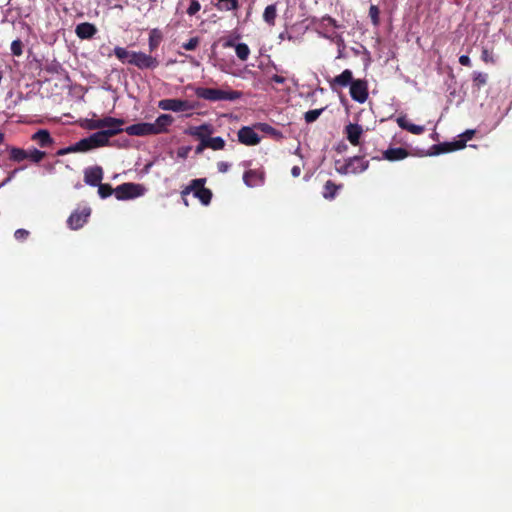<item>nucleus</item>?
<instances>
[{
    "label": "nucleus",
    "instance_id": "1",
    "mask_svg": "<svg viewBox=\"0 0 512 512\" xmlns=\"http://www.w3.org/2000/svg\"><path fill=\"white\" fill-rule=\"evenodd\" d=\"M114 55L122 63L127 62L141 70H153L159 66V61L156 57H153L150 54H146L141 51H128L126 48L117 46L114 48Z\"/></svg>",
    "mask_w": 512,
    "mask_h": 512
},
{
    "label": "nucleus",
    "instance_id": "2",
    "mask_svg": "<svg viewBox=\"0 0 512 512\" xmlns=\"http://www.w3.org/2000/svg\"><path fill=\"white\" fill-rule=\"evenodd\" d=\"M195 94L198 98L208 101H235L242 96V92L237 90H222L217 88L197 87Z\"/></svg>",
    "mask_w": 512,
    "mask_h": 512
},
{
    "label": "nucleus",
    "instance_id": "3",
    "mask_svg": "<svg viewBox=\"0 0 512 512\" xmlns=\"http://www.w3.org/2000/svg\"><path fill=\"white\" fill-rule=\"evenodd\" d=\"M115 131H98L75 143L76 152H87L94 148L103 147L109 144L110 137Z\"/></svg>",
    "mask_w": 512,
    "mask_h": 512
},
{
    "label": "nucleus",
    "instance_id": "4",
    "mask_svg": "<svg viewBox=\"0 0 512 512\" xmlns=\"http://www.w3.org/2000/svg\"><path fill=\"white\" fill-rule=\"evenodd\" d=\"M205 183V178L193 179L190 184L182 190L181 195L186 206H188L186 196L191 192H193L194 196L198 198L203 205H208L211 202L212 192L205 187Z\"/></svg>",
    "mask_w": 512,
    "mask_h": 512
},
{
    "label": "nucleus",
    "instance_id": "5",
    "mask_svg": "<svg viewBox=\"0 0 512 512\" xmlns=\"http://www.w3.org/2000/svg\"><path fill=\"white\" fill-rule=\"evenodd\" d=\"M339 161L336 162V171L340 174H358L364 172L369 167V161L364 159V156H353L348 158L341 166H338Z\"/></svg>",
    "mask_w": 512,
    "mask_h": 512
},
{
    "label": "nucleus",
    "instance_id": "6",
    "mask_svg": "<svg viewBox=\"0 0 512 512\" xmlns=\"http://www.w3.org/2000/svg\"><path fill=\"white\" fill-rule=\"evenodd\" d=\"M144 191L143 185L127 182L115 188V196L118 200H128L143 195Z\"/></svg>",
    "mask_w": 512,
    "mask_h": 512
},
{
    "label": "nucleus",
    "instance_id": "7",
    "mask_svg": "<svg viewBox=\"0 0 512 512\" xmlns=\"http://www.w3.org/2000/svg\"><path fill=\"white\" fill-rule=\"evenodd\" d=\"M158 107L164 111L183 112L193 110L195 105L188 100L167 98L160 100Z\"/></svg>",
    "mask_w": 512,
    "mask_h": 512
},
{
    "label": "nucleus",
    "instance_id": "8",
    "mask_svg": "<svg viewBox=\"0 0 512 512\" xmlns=\"http://www.w3.org/2000/svg\"><path fill=\"white\" fill-rule=\"evenodd\" d=\"M350 96L358 103L366 102L369 96L367 81L362 79L354 80L350 86Z\"/></svg>",
    "mask_w": 512,
    "mask_h": 512
},
{
    "label": "nucleus",
    "instance_id": "9",
    "mask_svg": "<svg viewBox=\"0 0 512 512\" xmlns=\"http://www.w3.org/2000/svg\"><path fill=\"white\" fill-rule=\"evenodd\" d=\"M90 214L91 209L88 207H85L82 210H75L67 219V224L69 228L72 230L82 228L84 224L88 221Z\"/></svg>",
    "mask_w": 512,
    "mask_h": 512
},
{
    "label": "nucleus",
    "instance_id": "10",
    "mask_svg": "<svg viewBox=\"0 0 512 512\" xmlns=\"http://www.w3.org/2000/svg\"><path fill=\"white\" fill-rule=\"evenodd\" d=\"M474 133V130H467L463 133L465 140L445 142L436 145L435 148L437 149V153H447L464 148L466 140H470L473 137Z\"/></svg>",
    "mask_w": 512,
    "mask_h": 512
},
{
    "label": "nucleus",
    "instance_id": "11",
    "mask_svg": "<svg viewBox=\"0 0 512 512\" xmlns=\"http://www.w3.org/2000/svg\"><path fill=\"white\" fill-rule=\"evenodd\" d=\"M124 131L130 136L156 135L152 123L141 122L127 126Z\"/></svg>",
    "mask_w": 512,
    "mask_h": 512
},
{
    "label": "nucleus",
    "instance_id": "12",
    "mask_svg": "<svg viewBox=\"0 0 512 512\" xmlns=\"http://www.w3.org/2000/svg\"><path fill=\"white\" fill-rule=\"evenodd\" d=\"M238 140L240 143L247 146H254L260 143V136L249 126H243L239 129Z\"/></svg>",
    "mask_w": 512,
    "mask_h": 512
},
{
    "label": "nucleus",
    "instance_id": "13",
    "mask_svg": "<svg viewBox=\"0 0 512 512\" xmlns=\"http://www.w3.org/2000/svg\"><path fill=\"white\" fill-rule=\"evenodd\" d=\"M214 133V127L210 123H204L200 126H191L186 130V134L195 137L199 141L206 140Z\"/></svg>",
    "mask_w": 512,
    "mask_h": 512
},
{
    "label": "nucleus",
    "instance_id": "14",
    "mask_svg": "<svg viewBox=\"0 0 512 512\" xmlns=\"http://www.w3.org/2000/svg\"><path fill=\"white\" fill-rule=\"evenodd\" d=\"M353 81L354 79L352 71L345 69L341 74L330 80L329 84L332 90H336L337 88H345L347 86H351Z\"/></svg>",
    "mask_w": 512,
    "mask_h": 512
},
{
    "label": "nucleus",
    "instance_id": "15",
    "mask_svg": "<svg viewBox=\"0 0 512 512\" xmlns=\"http://www.w3.org/2000/svg\"><path fill=\"white\" fill-rule=\"evenodd\" d=\"M344 133L347 140L353 145H360V138L363 134V128L357 123H349L345 126Z\"/></svg>",
    "mask_w": 512,
    "mask_h": 512
},
{
    "label": "nucleus",
    "instance_id": "16",
    "mask_svg": "<svg viewBox=\"0 0 512 512\" xmlns=\"http://www.w3.org/2000/svg\"><path fill=\"white\" fill-rule=\"evenodd\" d=\"M103 178V169L100 166L87 168L84 171V181L90 186H98Z\"/></svg>",
    "mask_w": 512,
    "mask_h": 512
},
{
    "label": "nucleus",
    "instance_id": "17",
    "mask_svg": "<svg viewBox=\"0 0 512 512\" xmlns=\"http://www.w3.org/2000/svg\"><path fill=\"white\" fill-rule=\"evenodd\" d=\"M174 118L169 114H161L157 117L153 124L155 134H162L168 132V127L172 125Z\"/></svg>",
    "mask_w": 512,
    "mask_h": 512
},
{
    "label": "nucleus",
    "instance_id": "18",
    "mask_svg": "<svg viewBox=\"0 0 512 512\" xmlns=\"http://www.w3.org/2000/svg\"><path fill=\"white\" fill-rule=\"evenodd\" d=\"M31 140L35 141L41 148H47L54 144V139L46 129H41L35 132L31 136Z\"/></svg>",
    "mask_w": 512,
    "mask_h": 512
},
{
    "label": "nucleus",
    "instance_id": "19",
    "mask_svg": "<svg viewBox=\"0 0 512 512\" xmlns=\"http://www.w3.org/2000/svg\"><path fill=\"white\" fill-rule=\"evenodd\" d=\"M243 181L248 187L259 186L264 181V173L259 170H248L243 175Z\"/></svg>",
    "mask_w": 512,
    "mask_h": 512
},
{
    "label": "nucleus",
    "instance_id": "20",
    "mask_svg": "<svg viewBox=\"0 0 512 512\" xmlns=\"http://www.w3.org/2000/svg\"><path fill=\"white\" fill-rule=\"evenodd\" d=\"M75 33L80 39H91L97 33V28L94 24L83 22L76 26Z\"/></svg>",
    "mask_w": 512,
    "mask_h": 512
},
{
    "label": "nucleus",
    "instance_id": "21",
    "mask_svg": "<svg viewBox=\"0 0 512 512\" xmlns=\"http://www.w3.org/2000/svg\"><path fill=\"white\" fill-rule=\"evenodd\" d=\"M409 156V152L407 149L398 147V148H389L383 152L382 158L391 162L403 160Z\"/></svg>",
    "mask_w": 512,
    "mask_h": 512
},
{
    "label": "nucleus",
    "instance_id": "22",
    "mask_svg": "<svg viewBox=\"0 0 512 512\" xmlns=\"http://www.w3.org/2000/svg\"><path fill=\"white\" fill-rule=\"evenodd\" d=\"M396 122L400 128L407 130L414 135H420L425 131L424 126L411 123L405 115L399 116Z\"/></svg>",
    "mask_w": 512,
    "mask_h": 512
},
{
    "label": "nucleus",
    "instance_id": "23",
    "mask_svg": "<svg viewBox=\"0 0 512 512\" xmlns=\"http://www.w3.org/2000/svg\"><path fill=\"white\" fill-rule=\"evenodd\" d=\"M103 124H104V128H107V129H103L102 131H115L113 136L124 131V129L121 128V126L124 124L123 119H118V118L107 116V117L103 118Z\"/></svg>",
    "mask_w": 512,
    "mask_h": 512
},
{
    "label": "nucleus",
    "instance_id": "24",
    "mask_svg": "<svg viewBox=\"0 0 512 512\" xmlns=\"http://www.w3.org/2000/svg\"><path fill=\"white\" fill-rule=\"evenodd\" d=\"M342 188V185H337L333 181L328 180L325 182L323 187L322 195L326 200L335 199L338 191Z\"/></svg>",
    "mask_w": 512,
    "mask_h": 512
},
{
    "label": "nucleus",
    "instance_id": "25",
    "mask_svg": "<svg viewBox=\"0 0 512 512\" xmlns=\"http://www.w3.org/2000/svg\"><path fill=\"white\" fill-rule=\"evenodd\" d=\"M9 160L15 163H20L27 160V150L19 147H8Z\"/></svg>",
    "mask_w": 512,
    "mask_h": 512
},
{
    "label": "nucleus",
    "instance_id": "26",
    "mask_svg": "<svg viewBox=\"0 0 512 512\" xmlns=\"http://www.w3.org/2000/svg\"><path fill=\"white\" fill-rule=\"evenodd\" d=\"M215 7L219 11H236L239 9L240 4L238 0H217Z\"/></svg>",
    "mask_w": 512,
    "mask_h": 512
},
{
    "label": "nucleus",
    "instance_id": "27",
    "mask_svg": "<svg viewBox=\"0 0 512 512\" xmlns=\"http://www.w3.org/2000/svg\"><path fill=\"white\" fill-rule=\"evenodd\" d=\"M277 17V7L276 4L268 5L263 13V19L264 21L269 24L270 26L275 25V20Z\"/></svg>",
    "mask_w": 512,
    "mask_h": 512
},
{
    "label": "nucleus",
    "instance_id": "28",
    "mask_svg": "<svg viewBox=\"0 0 512 512\" xmlns=\"http://www.w3.org/2000/svg\"><path fill=\"white\" fill-rule=\"evenodd\" d=\"M225 140L220 137V136H217V137H211L209 136L206 140H205V144L204 145H207V148H210L212 150H223L224 147H225Z\"/></svg>",
    "mask_w": 512,
    "mask_h": 512
},
{
    "label": "nucleus",
    "instance_id": "29",
    "mask_svg": "<svg viewBox=\"0 0 512 512\" xmlns=\"http://www.w3.org/2000/svg\"><path fill=\"white\" fill-rule=\"evenodd\" d=\"M162 40V34L158 29L151 30L149 34V51H155Z\"/></svg>",
    "mask_w": 512,
    "mask_h": 512
},
{
    "label": "nucleus",
    "instance_id": "30",
    "mask_svg": "<svg viewBox=\"0 0 512 512\" xmlns=\"http://www.w3.org/2000/svg\"><path fill=\"white\" fill-rule=\"evenodd\" d=\"M46 152L36 148L27 149V160L33 163H39L46 157Z\"/></svg>",
    "mask_w": 512,
    "mask_h": 512
},
{
    "label": "nucleus",
    "instance_id": "31",
    "mask_svg": "<svg viewBox=\"0 0 512 512\" xmlns=\"http://www.w3.org/2000/svg\"><path fill=\"white\" fill-rule=\"evenodd\" d=\"M235 52H236L237 57L241 61H246L250 55V49H249L248 45L245 43H238L235 46Z\"/></svg>",
    "mask_w": 512,
    "mask_h": 512
},
{
    "label": "nucleus",
    "instance_id": "32",
    "mask_svg": "<svg viewBox=\"0 0 512 512\" xmlns=\"http://www.w3.org/2000/svg\"><path fill=\"white\" fill-rule=\"evenodd\" d=\"M113 193L115 194V189H113L110 184L100 183L98 185V194L101 198L105 199L111 196Z\"/></svg>",
    "mask_w": 512,
    "mask_h": 512
},
{
    "label": "nucleus",
    "instance_id": "33",
    "mask_svg": "<svg viewBox=\"0 0 512 512\" xmlns=\"http://www.w3.org/2000/svg\"><path fill=\"white\" fill-rule=\"evenodd\" d=\"M488 79V75L482 72H473V83L478 88L486 85Z\"/></svg>",
    "mask_w": 512,
    "mask_h": 512
},
{
    "label": "nucleus",
    "instance_id": "34",
    "mask_svg": "<svg viewBox=\"0 0 512 512\" xmlns=\"http://www.w3.org/2000/svg\"><path fill=\"white\" fill-rule=\"evenodd\" d=\"M324 111V108L309 110L304 114V119L307 123L315 122Z\"/></svg>",
    "mask_w": 512,
    "mask_h": 512
},
{
    "label": "nucleus",
    "instance_id": "35",
    "mask_svg": "<svg viewBox=\"0 0 512 512\" xmlns=\"http://www.w3.org/2000/svg\"><path fill=\"white\" fill-rule=\"evenodd\" d=\"M323 36L325 38L330 39L333 43H335L338 46L339 49H344L345 48L344 38L342 37L341 34L332 33L330 35L324 34Z\"/></svg>",
    "mask_w": 512,
    "mask_h": 512
},
{
    "label": "nucleus",
    "instance_id": "36",
    "mask_svg": "<svg viewBox=\"0 0 512 512\" xmlns=\"http://www.w3.org/2000/svg\"><path fill=\"white\" fill-rule=\"evenodd\" d=\"M380 10L376 5H371L369 8V17L374 26H378L380 23Z\"/></svg>",
    "mask_w": 512,
    "mask_h": 512
},
{
    "label": "nucleus",
    "instance_id": "37",
    "mask_svg": "<svg viewBox=\"0 0 512 512\" xmlns=\"http://www.w3.org/2000/svg\"><path fill=\"white\" fill-rule=\"evenodd\" d=\"M258 128L265 132V133H268L274 137H281L282 134L276 130L274 127H272L271 125L267 124V123H259L258 124Z\"/></svg>",
    "mask_w": 512,
    "mask_h": 512
},
{
    "label": "nucleus",
    "instance_id": "38",
    "mask_svg": "<svg viewBox=\"0 0 512 512\" xmlns=\"http://www.w3.org/2000/svg\"><path fill=\"white\" fill-rule=\"evenodd\" d=\"M11 52L14 56H21L23 53V43L20 39H16L11 43Z\"/></svg>",
    "mask_w": 512,
    "mask_h": 512
},
{
    "label": "nucleus",
    "instance_id": "39",
    "mask_svg": "<svg viewBox=\"0 0 512 512\" xmlns=\"http://www.w3.org/2000/svg\"><path fill=\"white\" fill-rule=\"evenodd\" d=\"M199 42L200 41L198 37H192L186 43L182 44V48L187 51H193L198 47Z\"/></svg>",
    "mask_w": 512,
    "mask_h": 512
},
{
    "label": "nucleus",
    "instance_id": "40",
    "mask_svg": "<svg viewBox=\"0 0 512 512\" xmlns=\"http://www.w3.org/2000/svg\"><path fill=\"white\" fill-rule=\"evenodd\" d=\"M201 9V4L198 0H191L190 1V5L189 7L187 8V11L186 13L189 15V16H194L196 13H198Z\"/></svg>",
    "mask_w": 512,
    "mask_h": 512
},
{
    "label": "nucleus",
    "instance_id": "41",
    "mask_svg": "<svg viewBox=\"0 0 512 512\" xmlns=\"http://www.w3.org/2000/svg\"><path fill=\"white\" fill-rule=\"evenodd\" d=\"M87 128L91 130L104 129L103 118L102 119H91L87 121Z\"/></svg>",
    "mask_w": 512,
    "mask_h": 512
},
{
    "label": "nucleus",
    "instance_id": "42",
    "mask_svg": "<svg viewBox=\"0 0 512 512\" xmlns=\"http://www.w3.org/2000/svg\"><path fill=\"white\" fill-rule=\"evenodd\" d=\"M481 59L485 63H492V64L495 63V59H494L493 54L488 49H486V48H484L482 50Z\"/></svg>",
    "mask_w": 512,
    "mask_h": 512
},
{
    "label": "nucleus",
    "instance_id": "43",
    "mask_svg": "<svg viewBox=\"0 0 512 512\" xmlns=\"http://www.w3.org/2000/svg\"><path fill=\"white\" fill-rule=\"evenodd\" d=\"M324 23H327L328 25H330L334 28L340 27V25L337 23V21L329 15H325L321 18V24H324Z\"/></svg>",
    "mask_w": 512,
    "mask_h": 512
},
{
    "label": "nucleus",
    "instance_id": "44",
    "mask_svg": "<svg viewBox=\"0 0 512 512\" xmlns=\"http://www.w3.org/2000/svg\"><path fill=\"white\" fill-rule=\"evenodd\" d=\"M73 152H76V149H75V144L73 145H70L68 147H65V148H62L60 150L57 151V155L58 156H63V155H66L68 153H73Z\"/></svg>",
    "mask_w": 512,
    "mask_h": 512
},
{
    "label": "nucleus",
    "instance_id": "45",
    "mask_svg": "<svg viewBox=\"0 0 512 512\" xmlns=\"http://www.w3.org/2000/svg\"><path fill=\"white\" fill-rule=\"evenodd\" d=\"M28 235H29V232L25 229H18L15 231V234H14V236L17 240H24L28 237Z\"/></svg>",
    "mask_w": 512,
    "mask_h": 512
},
{
    "label": "nucleus",
    "instance_id": "46",
    "mask_svg": "<svg viewBox=\"0 0 512 512\" xmlns=\"http://www.w3.org/2000/svg\"><path fill=\"white\" fill-rule=\"evenodd\" d=\"M230 168V164L228 162L220 161L217 163V169L221 173H226Z\"/></svg>",
    "mask_w": 512,
    "mask_h": 512
},
{
    "label": "nucleus",
    "instance_id": "47",
    "mask_svg": "<svg viewBox=\"0 0 512 512\" xmlns=\"http://www.w3.org/2000/svg\"><path fill=\"white\" fill-rule=\"evenodd\" d=\"M191 150V147H180L177 151V154L180 158H186Z\"/></svg>",
    "mask_w": 512,
    "mask_h": 512
},
{
    "label": "nucleus",
    "instance_id": "48",
    "mask_svg": "<svg viewBox=\"0 0 512 512\" xmlns=\"http://www.w3.org/2000/svg\"><path fill=\"white\" fill-rule=\"evenodd\" d=\"M459 63L463 66H467V67L471 66V60L468 55H461L459 57Z\"/></svg>",
    "mask_w": 512,
    "mask_h": 512
},
{
    "label": "nucleus",
    "instance_id": "49",
    "mask_svg": "<svg viewBox=\"0 0 512 512\" xmlns=\"http://www.w3.org/2000/svg\"><path fill=\"white\" fill-rule=\"evenodd\" d=\"M271 81H273V82H275L277 84H284L286 82V78L283 77V76L275 74V75H273L271 77Z\"/></svg>",
    "mask_w": 512,
    "mask_h": 512
},
{
    "label": "nucleus",
    "instance_id": "50",
    "mask_svg": "<svg viewBox=\"0 0 512 512\" xmlns=\"http://www.w3.org/2000/svg\"><path fill=\"white\" fill-rule=\"evenodd\" d=\"M204 144H205V140L200 141V143L196 146V149H195L196 154H201L204 151V149L207 148V145H204Z\"/></svg>",
    "mask_w": 512,
    "mask_h": 512
},
{
    "label": "nucleus",
    "instance_id": "51",
    "mask_svg": "<svg viewBox=\"0 0 512 512\" xmlns=\"http://www.w3.org/2000/svg\"><path fill=\"white\" fill-rule=\"evenodd\" d=\"M291 174L293 177H298L301 174V168L299 166H293L291 169Z\"/></svg>",
    "mask_w": 512,
    "mask_h": 512
},
{
    "label": "nucleus",
    "instance_id": "52",
    "mask_svg": "<svg viewBox=\"0 0 512 512\" xmlns=\"http://www.w3.org/2000/svg\"><path fill=\"white\" fill-rule=\"evenodd\" d=\"M236 45H237V44H235V42H234V40H233V39H228V40H226V41H225V43L223 44V46H224L225 48H232V47H234V48H235V46H236Z\"/></svg>",
    "mask_w": 512,
    "mask_h": 512
},
{
    "label": "nucleus",
    "instance_id": "53",
    "mask_svg": "<svg viewBox=\"0 0 512 512\" xmlns=\"http://www.w3.org/2000/svg\"><path fill=\"white\" fill-rule=\"evenodd\" d=\"M4 139H5L4 133L0 132V144H2L4 142Z\"/></svg>",
    "mask_w": 512,
    "mask_h": 512
}]
</instances>
